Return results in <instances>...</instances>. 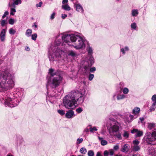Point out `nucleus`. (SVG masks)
Instances as JSON below:
<instances>
[{
    "label": "nucleus",
    "mask_w": 156,
    "mask_h": 156,
    "mask_svg": "<svg viewBox=\"0 0 156 156\" xmlns=\"http://www.w3.org/2000/svg\"><path fill=\"white\" fill-rule=\"evenodd\" d=\"M7 23L6 21L5 20H2L1 21V26H4Z\"/></svg>",
    "instance_id": "c9c22d12"
},
{
    "label": "nucleus",
    "mask_w": 156,
    "mask_h": 156,
    "mask_svg": "<svg viewBox=\"0 0 156 156\" xmlns=\"http://www.w3.org/2000/svg\"><path fill=\"white\" fill-rule=\"evenodd\" d=\"M32 33V30L30 29H28L26 30V35L27 37H29L31 35Z\"/></svg>",
    "instance_id": "5701e85b"
},
{
    "label": "nucleus",
    "mask_w": 156,
    "mask_h": 156,
    "mask_svg": "<svg viewBox=\"0 0 156 156\" xmlns=\"http://www.w3.org/2000/svg\"><path fill=\"white\" fill-rule=\"evenodd\" d=\"M87 154L88 156H94V153L92 150L89 151Z\"/></svg>",
    "instance_id": "473e14b6"
},
{
    "label": "nucleus",
    "mask_w": 156,
    "mask_h": 156,
    "mask_svg": "<svg viewBox=\"0 0 156 156\" xmlns=\"http://www.w3.org/2000/svg\"><path fill=\"white\" fill-rule=\"evenodd\" d=\"M83 140L82 138H78L77 140V144H80L82 143V142L83 141Z\"/></svg>",
    "instance_id": "49530a36"
},
{
    "label": "nucleus",
    "mask_w": 156,
    "mask_h": 156,
    "mask_svg": "<svg viewBox=\"0 0 156 156\" xmlns=\"http://www.w3.org/2000/svg\"><path fill=\"white\" fill-rule=\"evenodd\" d=\"M87 51L89 55H91L93 53V50L91 47L89 46L87 48Z\"/></svg>",
    "instance_id": "393cba45"
},
{
    "label": "nucleus",
    "mask_w": 156,
    "mask_h": 156,
    "mask_svg": "<svg viewBox=\"0 0 156 156\" xmlns=\"http://www.w3.org/2000/svg\"><path fill=\"white\" fill-rule=\"evenodd\" d=\"M94 77V75L93 74H90L89 76V79L90 81L92 80Z\"/></svg>",
    "instance_id": "09e8293b"
},
{
    "label": "nucleus",
    "mask_w": 156,
    "mask_h": 156,
    "mask_svg": "<svg viewBox=\"0 0 156 156\" xmlns=\"http://www.w3.org/2000/svg\"><path fill=\"white\" fill-rule=\"evenodd\" d=\"M129 133L127 131H123V133L122 134V135L125 138H127L129 136Z\"/></svg>",
    "instance_id": "b1692460"
},
{
    "label": "nucleus",
    "mask_w": 156,
    "mask_h": 156,
    "mask_svg": "<svg viewBox=\"0 0 156 156\" xmlns=\"http://www.w3.org/2000/svg\"><path fill=\"white\" fill-rule=\"evenodd\" d=\"M140 150V147L138 145H134L133 147V150L135 151H139Z\"/></svg>",
    "instance_id": "412c9836"
},
{
    "label": "nucleus",
    "mask_w": 156,
    "mask_h": 156,
    "mask_svg": "<svg viewBox=\"0 0 156 156\" xmlns=\"http://www.w3.org/2000/svg\"><path fill=\"white\" fill-rule=\"evenodd\" d=\"M64 52L60 49L53 47L51 50H49L48 57L49 60L53 61L57 57H60L61 55L63 54Z\"/></svg>",
    "instance_id": "39448f33"
},
{
    "label": "nucleus",
    "mask_w": 156,
    "mask_h": 156,
    "mask_svg": "<svg viewBox=\"0 0 156 156\" xmlns=\"http://www.w3.org/2000/svg\"><path fill=\"white\" fill-rule=\"evenodd\" d=\"M69 55L72 56H74L76 55V53L73 51H69Z\"/></svg>",
    "instance_id": "c85d7f7f"
},
{
    "label": "nucleus",
    "mask_w": 156,
    "mask_h": 156,
    "mask_svg": "<svg viewBox=\"0 0 156 156\" xmlns=\"http://www.w3.org/2000/svg\"><path fill=\"white\" fill-rule=\"evenodd\" d=\"M129 118H130V120H128L127 121V122H129L133 120V119L134 116L133 115H129Z\"/></svg>",
    "instance_id": "37998d69"
},
{
    "label": "nucleus",
    "mask_w": 156,
    "mask_h": 156,
    "mask_svg": "<svg viewBox=\"0 0 156 156\" xmlns=\"http://www.w3.org/2000/svg\"><path fill=\"white\" fill-rule=\"evenodd\" d=\"M136 24L135 22H133V23H131V27L132 29L136 30Z\"/></svg>",
    "instance_id": "7c9ffc66"
},
{
    "label": "nucleus",
    "mask_w": 156,
    "mask_h": 156,
    "mask_svg": "<svg viewBox=\"0 0 156 156\" xmlns=\"http://www.w3.org/2000/svg\"><path fill=\"white\" fill-rule=\"evenodd\" d=\"M132 133H136L135 136L136 137H140L143 136V132L142 130H139L136 129H133L131 131Z\"/></svg>",
    "instance_id": "6e6552de"
},
{
    "label": "nucleus",
    "mask_w": 156,
    "mask_h": 156,
    "mask_svg": "<svg viewBox=\"0 0 156 156\" xmlns=\"http://www.w3.org/2000/svg\"><path fill=\"white\" fill-rule=\"evenodd\" d=\"M75 5L76 6V10L77 11L82 13L83 12V9L80 5V4H76Z\"/></svg>",
    "instance_id": "f8f14e48"
},
{
    "label": "nucleus",
    "mask_w": 156,
    "mask_h": 156,
    "mask_svg": "<svg viewBox=\"0 0 156 156\" xmlns=\"http://www.w3.org/2000/svg\"><path fill=\"white\" fill-rule=\"evenodd\" d=\"M125 98V96L123 94L118 95L117 96V99L118 100L123 99Z\"/></svg>",
    "instance_id": "c756f323"
},
{
    "label": "nucleus",
    "mask_w": 156,
    "mask_h": 156,
    "mask_svg": "<svg viewBox=\"0 0 156 156\" xmlns=\"http://www.w3.org/2000/svg\"><path fill=\"white\" fill-rule=\"evenodd\" d=\"M13 4L11 5V6H12L14 7V5H17L19 3L20 4L21 3V0H13Z\"/></svg>",
    "instance_id": "4be33fe9"
},
{
    "label": "nucleus",
    "mask_w": 156,
    "mask_h": 156,
    "mask_svg": "<svg viewBox=\"0 0 156 156\" xmlns=\"http://www.w3.org/2000/svg\"><path fill=\"white\" fill-rule=\"evenodd\" d=\"M120 126L119 123L113 119H109L107 124L110 135L112 137L116 136L118 139L121 140L122 139L121 134L118 132Z\"/></svg>",
    "instance_id": "20e7f679"
},
{
    "label": "nucleus",
    "mask_w": 156,
    "mask_h": 156,
    "mask_svg": "<svg viewBox=\"0 0 156 156\" xmlns=\"http://www.w3.org/2000/svg\"><path fill=\"white\" fill-rule=\"evenodd\" d=\"M37 35L36 34H35L32 35V39L34 40H36Z\"/></svg>",
    "instance_id": "58836bf2"
},
{
    "label": "nucleus",
    "mask_w": 156,
    "mask_h": 156,
    "mask_svg": "<svg viewBox=\"0 0 156 156\" xmlns=\"http://www.w3.org/2000/svg\"><path fill=\"white\" fill-rule=\"evenodd\" d=\"M62 39L63 41L66 43L75 42L73 45L74 47L77 49H79L85 47V45L84 43V37L79 35L74 34H66L63 35Z\"/></svg>",
    "instance_id": "7ed1b4c3"
},
{
    "label": "nucleus",
    "mask_w": 156,
    "mask_h": 156,
    "mask_svg": "<svg viewBox=\"0 0 156 156\" xmlns=\"http://www.w3.org/2000/svg\"><path fill=\"white\" fill-rule=\"evenodd\" d=\"M57 41H56V44L57 46H58V45H59V44H60V43H57Z\"/></svg>",
    "instance_id": "e2e57ef3"
},
{
    "label": "nucleus",
    "mask_w": 156,
    "mask_h": 156,
    "mask_svg": "<svg viewBox=\"0 0 156 156\" xmlns=\"http://www.w3.org/2000/svg\"><path fill=\"white\" fill-rule=\"evenodd\" d=\"M42 4V3L41 2H40L39 3V5H38L37 4V7H41V5Z\"/></svg>",
    "instance_id": "680f3d73"
},
{
    "label": "nucleus",
    "mask_w": 156,
    "mask_h": 156,
    "mask_svg": "<svg viewBox=\"0 0 156 156\" xmlns=\"http://www.w3.org/2000/svg\"><path fill=\"white\" fill-rule=\"evenodd\" d=\"M139 119L141 122L143 121L144 120V118L143 117L140 118Z\"/></svg>",
    "instance_id": "bf43d9fd"
},
{
    "label": "nucleus",
    "mask_w": 156,
    "mask_h": 156,
    "mask_svg": "<svg viewBox=\"0 0 156 156\" xmlns=\"http://www.w3.org/2000/svg\"><path fill=\"white\" fill-rule=\"evenodd\" d=\"M58 112L59 114L62 115H64L65 114V111L62 110H58Z\"/></svg>",
    "instance_id": "72a5a7b5"
},
{
    "label": "nucleus",
    "mask_w": 156,
    "mask_h": 156,
    "mask_svg": "<svg viewBox=\"0 0 156 156\" xmlns=\"http://www.w3.org/2000/svg\"><path fill=\"white\" fill-rule=\"evenodd\" d=\"M139 143V141L137 140H136L133 141V143L134 145H138Z\"/></svg>",
    "instance_id": "ea45409f"
},
{
    "label": "nucleus",
    "mask_w": 156,
    "mask_h": 156,
    "mask_svg": "<svg viewBox=\"0 0 156 156\" xmlns=\"http://www.w3.org/2000/svg\"><path fill=\"white\" fill-rule=\"evenodd\" d=\"M138 14L139 12L137 9H133L131 11V15L133 17L136 16Z\"/></svg>",
    "instance_id": "4468645a"
},
{
    "label": "nucleus",
    "mask_w": 156,
    "mask_h": 156,
    "mask_svg": "<svg viewBox=\"0 0 156 156\" xmlns=\"http://www.w3.org/2000/svg\"><path fill=\"white\" fill-rule=\"evenodd\" d=\"M16 12V10L14 8H11V12L10 14L11 15H14V13Z\"/></svg>",
    "instance_id": "4c0bfd02"
},
{
    "label": "nucleus",
    "mask_w": 156,
    "mask_h": 156,
    "mask_svg": "<svg viewBox=\"0 0 156 156\" xmlns=\"http://www.w3.org/2000/svg\"><path fill=\"white\" fill-rule=\"evenodd\" d=\"M89 131V129H88V128H86L84 130V132H88Z\"/></svg>",
    "instance_id": "052dcab7"
},
{
    "label": "nucleus",
    "mask_w": 156,
    "mask_h": 156,
    "mask_svg": "<svg viewBox=\"0 0 156 156\" xmlns=\"http://www.w3.org/2000/svg\"><path fill=\"white\" fill-rule=\"evenodd\" d=\"M95 69H95V67H92L90 69V71L91 72H93L95 71Z\"/></svg>",
    "instance_id": "864d4df0"
},
{
    "label": "nucleus",
    "mask_w": 156,
    "mask_h": 156,
    "mask_svg": "<svg viewBox=\"0 0 156 156\" xmlns=\"http://www.w3.org/2000/svg\"><path fill=\"white\" fill-rule=\"evenodd\" d=\"M140 111V108L136 107L134 108L133 110V113L135 115H136Z\"/></svg>",
    "instance_id": "a211bd4d"
},
{
    "label": "nucleus",
    "mask_w": 156,
    "mask_h": 156,
    "mask_svg": "<svg viewBox=\"0 0 156 156\" xmlns=\"http://www.w3.org/2000/svg\"><path fill=\"white\" fill-rule=\"evenodd\" d=\"M68 0H63L62 2V3L63 4H64L65 3H66L68 2Z\"/></svg>",
    "instance_id": "4d7b16f0"
},
{
    "label": "nucleus",
    "mask_w": 156,
    "mask_h": 156,
    "mask_svg": "<svg viewBox=\"0 0 156 156\" xmlns=\"http://www.w3.org/2000/svg\"><path fill=\"white\" fill-rule=\"evenodd\" d=\"M98 138L99 140L100 141L101 145L105 146L107 144V141L106 140H104L103 138L101 137L100 136H98Z\"/></svg>",
    "instance_id": "ddd939ff"
},
{
    "label": "nucleus",
    "mask_w": 156,
    "mask_h": 156,
    "mask_svg": "<svg viewBox=\"0 0 156 156\" xmlns=\"http://www.w3.org/2000/svg\"><path fill=\"white\" fill-rule=\"evenodd\" d=\"M156 108V101L154 102L149 109L151 112L154 111Z\"/></svg>",
    "instance_id": "dca6fc26"
},
{
    "label": "nucleus",
    "mask_w": 156,
    "mask_h": 156,
    "mask_svg": "<svg viewBox=\"0 0 156 156\" xmlns=\"http://www.w3.org/2000/svg\"><path fill=\"white\" fill-rule=\"evenodd\" d=\"M147 128L150 130L154 128L155 126V124L154 123H147Z\"/></svg>",
    "instance_id": "2eb2a0df"
},
{
    "label": "nucleus",
    "mask_w": 156,
    "mask_h": 156,
    "mask_svg": "<svg viewBox=\"0 0 156 156\" xmlns=\"http://www.w3.org/2000/svg\"><path fill=\"white\" fill-rule=\"evenodd\" d=\"M30 50V48L29 47H27L26 48V50L27 51H29Z\"/></svg>",
    "instance_id": "0e129e2a"
},
{
    "label": "nucleus",
    "mask_w": 156,
    "mask_h": 156,
    "mask_svg": "<svg viewBox=\"0 0 156 156\" xmlns=\"http://www.w3.org/2000/svg\"><path fill=\"white\" fill-rule=\"evenodd\" d=\"M8 14H9V12H7V11L5 12L3 15L2 16V18L3 19L6 16L8 15Z\"/></svg>",
    "instance_id": "3c124183"
},
{
    "label": "nucleus",
    "mask_w": 156,
    "mask_h": 156,
    "mask_svg": "<svg viewBox=\"0 0 156 156\" xmlns=\"http://www.w3.org/2000/svg\"><path fill=\"white\" fill-rule=\"evenodd\" d=\"M104 156H108L109 155V152L107 151H105L104 152Z\"/></svg>",
    "instance_id": "8fccbe9b"
},
{
    "label": "nucleus",
    "mask_w": 156,
    "mask_h": 156,
    "mask_svg": "<svg viewBox=\"0 0 156 156\" xmlns=\"http://www.w3.org/2000/svg\"><path fill=\"white\" fill-rule=\"evenodd\" d=\"M6 30L5 29L2 30L0 34V39L2 41H4L5 39V36Z\"/></svg>",
    "instance_id": "9d476101"
},
{
    "label": "nucleus",
    "mask_w": 156,
    "mask_h": 156,
    "mask_svg": "<svg viewBox=\"0 0 156 156\" xmlns=\"http://www.w3.org/2000/svg\"><path fill=\"white\" fill-rule=\"evenodd\" d=\"M129 48L128 47H125L124 48H124H122L121 49V51L122 52L123 54H125V51H128L129 50Z\"/></svg>",
    "instance_id": "2f4dec72"
},
{
    "label": "nucleus",
    "mask_w": 156,
    "mask_h": 156,
    "mask_svg": "<svg viewBox=\"0 0 156 156\" xmlns=\"http://www.w3.org/2000/svg\"><path fill=\"white\" fill-rule=\"evenodd\" d=\"M96 156H101V153L100 152H98Z\"/></svg>",
    "instance_id": "13d9d810"
},
{
    "label": "nucleus",
    "mask_w": 156,
    "mask_h": 156,
    "mask_svg": "<svg viewBox=\"0 0 156 156\" xmlns=\"http://www.w3.org/2000/svg\"><path fill=\"white\" fill-rule=\"evenodd\" d=\"M62 8L64 10L66 11H69L71 9L70 7L68 4L62 5Z\"/></svg>",
    "instance_id": "aec40b11"
},
{
    "label": "nucleus",
    "mask_w": 156,
    "mask_h": 156,
    "mask_svg": "<svg viewBox=\"0 0 156 156\" xmlns=\"http://www.w3.org/2000/svg\"><path fill=\"white\" fill-rule=\"evenodd\" d=\"M115 156H122V155H116Z\"/></svg>",
    "instance_id": "338daca9"
},
{
    "label": "nucleus",
    "mask_w": 156,
    "mask_h": 156,
    "mask_svg": "<svg viewBox=\"0 0 156 156\" xmlns=\"http://www.w3.org/2000/svg\"><path fill=\"white\" fill-rule=\"evenodd\" d=\"M67 16L66 14H62V17L63 19H65V18H66L67 17Z\"/></svg>",
    "instance_id": "6e6d98bb"
},
{
    "label": "nucleus",
    "mask_w": 156,
    "mask_h": 156,
    "mask_svg": "<svg viewBox=\"0 0 156 156\" xmlns=\"http://www.w3.org/2000/svg\"><path fill=\"white\" fill-rule=\"evenodd\" d=\"M85 90L84 89L81 91H73L66 95L63 99L64 106L69 109H73L76 106L75 105L78 101L79 103H82L84 101L83 96L84 95Z\"/></svg>",
    "instance_id": "f257e3e1"
},
{
    "label": "nucleus",
    "mask_w": 156,
    "mask_h": 156,
    "mask_svg": "<svg viewBox=\"0 0 156 156\" xmlns=\"http://www.w3.org/2000/svg\"><path fill=\"white\" fill-rule=\"evenodd\" d=\"M16 100L15 99L11 98L9 97L6 96L5 98V104L10 107H13L17 105V103H15Z\"/></svg>",
    "instance_id": "0eeeda50"
},
{
    "label": "nucleus",
    "mask_w": 156,
    "mask_h": 156,
    "mask_svg": "<svg viewBox=\"0 0 156 156\" xmlns=\"http://www.w3.org/2000/svg\"><path fill=\"white\" fill-rule=\"evenodd\" d=\"M80 151L81 153L85 154L86 153L87 151L85 148L82 147L80 149Z\"/></svg>",
    "instance_id": "bb28decb"
},
{
    "label": "nucleus",
    "mask_w": 156,
    "mask_h": 156,
    "mask_svg": "<svg viewBox=\"0 0 156 156\" xmlns=\"http://www.w3.org/2000/svg\"><path fill=\"white\" fill-rule=\"evenodd\" d=\"M108 152H109V154L111 156L113 155L114 153L112 149L109 150Z\"/></svg>",
    "instance_id": "a18cd8bd"
},
{
    "label": "nucleus",
    "mask_w": 156,
    "mask_h": 156,
    "mask_svg": "<svg viewBox=\"0 0 156 156\" xmlns=\"http://www.w3.org/2000/svg\"><path fill=\"white\" fill-rule=\"evenodd\" d=\"M130 146L128 144H125L122 148L121 151L124 152H128Z\"/></svg>",
    "instance_id": "9b49d317"
},
{
    "label": "nucleus",
    "mask_w": 156,
    "mask_h": 156,
    "mask_svg": "<svg viewBox=\"0 0 156 156\" xmlns=\"http://www.w3.org/2000/svg\"><path fill=\"white\" fill-rule=\"evenodd\" d=\"M151 100L154 102L156 101V95H154L152 96Z\"/></svg>",
    "instance_id": "de8ad7c7"
},
{
    "label": "nucleus",
    "mask_w": 156,
    "mask_h": 156,
    "mask_svg": "<svg viewBox=\"0 0 156 156\" xmlns=\"http://www.w3.org/2000/svg\"><path fill=\"white\" fill-rule=\"evenodd\" d=\"M76 111L78 113H81L83 111V109L79 107L76 109Z\"/></svg>",
    "instance_id": "79ce46f5"
},
{
    "label": "nucleus",
    "mask_w": 156,
    "mask_h": 156,
    "mask_svg": "<svg viewBox=\"0 0 156 156\" xmlns=\"http://www.w3.org/2000/svg\"><path fill=\"white\" fill-rule=\"evenodd\" d=\"M119 145H116L115 146H114L113 148L115 150H117L119 149Z\"/></svg>",
    "instance_id": "603ef678"
},
{
    "label": "nucleus",
    "mask_w": 156,
    "mask_h": 156,
    "mask_svg": "<svg viewBox=\"0 0 156 156\" xmlns=\"http://www.w3.org/2000/svg\"><path fill=\"white\" fill-rule=\"evenodd\" d=\"M55 14L54 13H52L51 14V15L50 17V18L51 19L53 20L54 18V16H55Z\"/></svg>",
    "instance_id": "5fc2aeb1"
},
{
    "label": "nucleus",
    "mask_w": 156,
    "mask_h": 156,
    "mask_svg": "<svg viewBox=\"0 0 156 156\" xmlns=\"http://www.w3.org/2000/svg\"><path fill=\"white\" fill-rule=\"evenodd\" d=\"M89 126L90 127L89 128V129H90V131L91 133H93L94 131H97L98 130V129H97V127L95 126H94L93 127H91V125H90Z\"/></svg>",
    "instance_id": "a878e982"
},
{
    "label": "nucleus",
    "mask_w": 156,
    "mask_h": 156,
    "mask_svg": "<svg viewBox=\"0 0 156 156\" xmlns=\"http://www.w3.org/2000/svg\"><path fill=\"white\" fill-rule=\"evenodd\" d=\"M13 76L9 73L8 69L4 72H0V89L1 90H6L14 85Z\"/></svg>",
    "instance_id": "f03ea898"
},
{
    "label": "nucleus",
    "mask_w": 156,
    "mask_h": 156,
    "mask_svg": "<svg viewBox=\"0 0 156 156\" xmlns=\"http://www.w3.org/2000/svg\"><path fill=\"white\" fill-rule=\"evenodd\" d=\"M93 59V58L91 57V55H90V57L89 59V61H90V64L91 65H92V64L94 63Z\"/></svg>",
    "instance_id": "c03bdc74"
},
{
    "label": "nucleus",
    "mask_w": 156,
    "mask_h": 156,
    "mask_svg": "<svg viewBox=\"0 0 156 156\" xmlns=\"http://www.w3.org/2000/svg\"><path fill=\"white\" fill-rule=\"evenodd\" d=\"M151 135L152 136L155 138V140H156V129L155 131L152 133Z\"/></svg>",
    "instance_id": "a19ab883"
},
{
    "label": "nucleus",
    "mask_w": 156,
    "mask_h": 156,
    "mask_svg": "<svg viewBox=\"0 0 156 156\" xmlns=\"http://www.w3.org/2000/svg\"><path fill=\"white\" fill-rule=\"evenodd\" d=\"M7 156H13L12 155H7Z\"/></svg>",
    "instance_id": "774afa93"
},
{
    "label": "nucleus",
    "mask_w": 156,
    "mask_h": 156,
    "mask_svg": "<svg viewBox=\"0 0 156 156\" xmlns=\"http://www.w3.org/2000/svg\"><path fill=\"white\" fill-rule=\"evenodd\" d=\"M75 116L74 112L71 110L67 112L65 115L66 117L68 119H71Z\"/></svg>",
    "instance_id": "1a4fd4ad"
},
{
    "label": "nucleus",
    "mask_w": 156,
    "mask_h": 156,
    "mask_svg": "<svg viewBox=\"0 0 156 156\" xmlns=\"http://www.w3.org/2000/svg\"><path fill=\"white\" fill-rule=\"evenodd\" d=\"M16 32V31L13 28H11L9 30V33L10 34L13 35Z\"/></svg>",
    "instance_id": "cd10ccee"
},
{
    "label": "nucleus",
    "mask_w": 156,
    "mask_h": 156,
    "mask_svg": "<svg viewBox=\"0 0 156 156\" xmlns=\"http://www.w3.org/2000/svg\"><path fill=\"white\" fill-rule=\"evenodd\" d=\"M147 140L150 141H153L155 140V138L152 136L151 135H148L147 136Z\"/></svg>",
    "instance_id": "6ab92c4d"
},
{
    "label": "nucleus",
    "mask_w": 156,
    "mask_h": 156,
    "mask_svg": "<svg viewBox=\"0 0 156 156\" xmlns=\"http://www.w3.org/2000/svg\"><path fill=\"white\" fill-rule=\"evenodd\" d=\"M34 26L35 28H37V26L36 24H34Z\"/></svg>",
    "instance_id": "69168bd1"
},
{
    "label": "nucleus",
    "mask_w": 156,
    "mask_h": 156,
    "mask_svg": "<svg viewBox=\"0 0 156 156\" xmlns=\"http://www.w3.org/2000/svg\"><path fill=\"white\" fill-rule=\"evenodd\" d=\"M129 89L126 87L124 88L123 90V92L124 94H126L129 92Z\"/></svg>",
    "instance_id": "f704fd0d"
},
{
    "label": "nucleus",
    "mask_w": 156,
    "mask_h": 156,
    "mask_svg": "<svg viewBox=\"0 0 156 156\" xmlns=\"http://www.w3.org/2000/svg\"><path fill=\"white\" fill-rule=\"evenodd\" d=\"M49 73L50 74L51 76H52V77L55 76L56 75H57L56 73L55 72L54 70L51 69L49 70Z\"/></svg>",
    "instance_id": "f3484780"
},
{
    "label": "nucleus",
    "mask_w": 156,
    "mask_h": 156,
    "mask_svg": "<svg viewBox=\"0 0 156 156\" xmlns=\"http://www.w3.org/2000/svg\"><path fill=\"white\" fill-rule=\"evenodd\" d=\"M62 78L60 75H56L51 78V84L53 88H55L62 82Z\"/></svg>",
    "instance_id": "423d86ee"
},
{
    "label": "nucleus",
    "mask_w": 156,
    "mask_h": 156,
    "mask_svg": "<svg viewBox=\"0 0 156 156\" xmlns=\"http://www.w3.org/2000/svg\"><path fill=\"white\" fill-rule=\"evenodd\" d=\"M15 21L14 19L11 18L10 19L9 21V23L13 25L14 24Z\"/></svg>",
    "instance_id": "e433bc0d"
}]
</instances>
